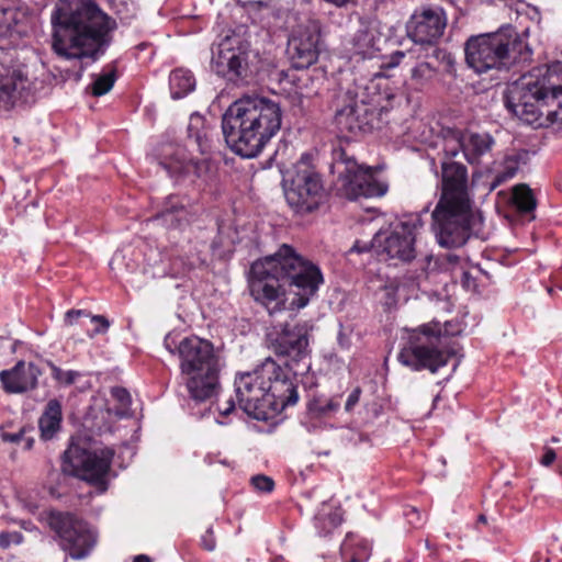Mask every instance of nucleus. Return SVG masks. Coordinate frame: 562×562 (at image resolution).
I'll use <instances>...</instances> for the list:
<instances>
[{"label": "nucleus", "instance_id": "f257e3e1", "mask_svg": "<svg viewBox=\"0 0 562 562\" xmlns=\"http://www.w3.org/2000/svg\"><path fill=\"white\" fill-rule=\"evenodd\" d=\"M250 273V294L270 315L305 307L323 283L319 268L285 244L274 255L254 262Z\"/></svg>", "mask_w": 562, "mask_h": 562}, {"label": "nucleus", "instance_id": "f03ea898", "mask_svg": "<svg viewBox=\"0 0 562 562\" xmlns=\"http://www.w3.org/2000/svg\"><path fill=\"white\" fill-rule=\"evenodd\" d=\"M53 49L66 59L95 60L112 42L116 22L93 0H59L50 15Z\"/></svg>", "mask_w": 562, "mask_h": 562}, {"label": "nucleus", "instance_id": "7ed1b4c3", "mask_svg": "<svg viewBox=\"0 0 562 562\" xmlns=\"http://www.w3.org/2000/svg\"><path fill=\"white\" fill-rule=\"evenodd\" d=\"M281 122L279 103L265 97L245 95L225 111L222 130L234 153L243 158H254L279 132Z\"/></svg>", "mask_w": 562, "mask_h": 562}, {"label": "nucleus", "instance_id": "20e7f679", "mask_svg": "<svg viewBox=\"0 0 562 562\" xmlns=\"http://www.w3.org/2000/svg\"><path fill=\"white\" fill-rule=\"evenodd\" d=\"M561 64L544 72L521 76L510 83L504 94L506 109L521 122L542 126L547 122H562V85L558 82Z\"/></svg>", "mask_w": 562, "mask_h": 562}, {"label": "nucleus", "instance_id": "39448f33", "mask_svg": "<svg viewBox=\"0 0 562 562\" xmlns=\"http://www.w3.org/2000/svg\"><path fill=\"white\" fill-rule=\"evenodd\" d=\"M441 176V195L431 214V228L441 247L456 248L465 244L471 231L468 170L460 162L443 161Z\"/></svg>", "mask_w": 562, "mask_h": 562}, {"label": "nucleus", "instance_id": "423d86ee", "mask_svg": "<svg viewBox=\"0 0 562 562\" xmlns=\"http://www.w3.org/2000/svg\"><path fill=\"white\" fill-rule=\"evenodd\" d=\"M284 364L285 369L268 357L252 371L236 374L234 385L237 402L247 415L259 419L266 405L284 408L297 403V386L293 381L296 369L289 362Z\"/></svg>", "mask_w": 562, "mask_h": 562}, {"label": "nucleus", "instance_id": "0eeeda50", "mask_svg": "<svg viewBox=\"0 0 562 562\" xmlns=\"http://www.w3.org/2000/svg\"><path fill=\"white\" fill-rule=\"evenodd\" d=\"M167 349L179 357L181 379L190 397L196 402L212 398L220 389V373L223 362L211 341L198 336L183 338L176 350L171 349L168 337Z\"/></svg>", "mask_w": 562, "mask_h": 562}, {"label": "nucleus", "instance_id": "6e6552de", "mask_svg": "<svg viewBox=\"0 0 562 562\" xmlns=\"http://www.w3.org/2000/svg\"><path fill=\"white\" fill-rule=\"evenodd\" d=\"M464 50L467 64L477 74L508 68L529 60L531 56V49L510 25L470 37Z\"/></svg>", "mask_w": 562, "mask_h": 562}, {"label": "nucleus", "instance_id": "1a4fd4ad", "mask_svg": "<svg viewBox=\"0 0 562 562\" xmlns=\"http://www.w3.org/2000/svg\"><path fill=\"white\" fill-rule=\"evenodd\" d=\"M447 326L435 322L409 330L397 355L398 362L413 371L429 370L432 373L445 367L454 355L448 345V336L452 333Z\"/></svg>", "mask_w": 562, "mask_h": 562}, {"label": "nucleus", "instance_id": "9d476101", "mask_svg": "<svg viewBox=\"0 0 562 562\" xmlns=\"http://www.w3.org/2000/svg\"><path fill=\"white\" fill-rule=\"evenodd\" d=\"M29 67L16 48L0 47V113L24 105L32 97Z\"/></svg>", "mask_w": 562, "mask_h": 562}, {"label": "nucleus", "instance_id": "9b49d317", "mask_svg": "<svg viewBox=\"0 0 562 562\" xmlns=\"http://www.w3.org/2000/svg\"><path fill=\"white\" fill-rule=\"evenodd\" d=\"M331 172L337 175L338 191L348 200L382 196L387 189L374 178L370 168L359 165L341 147L333 150Z\"/></svg>", "mask_w": 562, "mask_h": 562}, {"label": "nucleus", "instance_id": "f8f14e48", "mask_svg": "<svg viewBox=\"0 0 562 562\" xmlns=\"http://www.w3.org/2000/svg\"><path fill=\"white\" fill-rule=\"evenodd\" d=\"M252 57L255 55L250 42L245 35L233 32L223 37L212 50L211 67L227 81L244 82L251 75Z\"/></svg>", "mask_w": 562, "mask_h": 562}, {"label": "nucleus", "instance_id": "ddd939ff", "mask_svg": "<svg viewBox=\"0 0 562 562\" xmlns=\"http://www.w3.org/2000/svg\"><path fill=\"white\" fill-rule=\"evenodd\" d=\"M113 456L114 451L111 448L89 451L78 446H70L63 456V471L87 481L100 493H104L108 490L106 477Z\"/></svg>", "mask_w": 562, "mask_h": 562}, {"label": "nucleus", "instance_id": "4468645a", "mask_svg": "<svg viewBox=\"0 0 562 562\" xmlns=\"http://www.w3.org/2000/svg\"><path fill=\"white\" fill-rule=\"evenodd\" d=\"M423 226L420 214L403 215L389 233H376L372 246L380 256L408 262L416 257V241Z\"/></svg>", "mask_w": 562, "mask_h": 562}, {"label": "nucleus", "instance_id": "2eb2a0df", "mask_svg": "<svg viewBox=\"0 0 562 562\" xmlns=\"http://www.w3.org/2000/svg\"><path fill=\"white\" fill-rule=\"evenodd\" d=\"M47 524L59 539V547L74 560L87 558L97 543V532L74 514L50 512Z\"/></svg>", "mask_w": 562, "mask_h": 562}, {"label": "nucleus", "instance_id": "dca6fc26", "mask_svg": "<svg viewBox=\"0 0 562 562\" xmlns=\"http://www.w3.org/2000/svg\"><path fill=\"white\" fill-rule=\"evenodd\" d=\"M270 347L273 349L282 368L285 369V362L296 369L293 374L295 382L296 375L302 374L310 368L307 360V329L305 325L284 324L273 326L267 334Z\"/></svg>", "mask_w": 562, "mask_h": 562}, {"label": "nucleus", "instance_id": "f3484780", "mask_svg": "<svg viewBox=\"0 0 562 562\" xmlns=\"http://www.w3.org/2000/svg\"><path fill=\"white\" fill-rule=\"evenodd\" d=\"M442 52L438 48H432L431 54L428 49L423 47L411 49L408 52L396 50L389 56H384L381 59L379 68L381 72L376 76H386L385 70L397 67L403 60L406 65H411L409 69V81L415 89H423L437 75L436 66L429 60L430 57L439 58Z\"/></svg>", "mask_w": 562, "mask_h": 562}, {"label": "nucleus", "instance_id": "a211bd4d", "mask_svg": "<svg viewBox=\"0 0 562 562\" xmlns=\"http://www.w3.org/2000/svg\"><path fill=\"white\" fill-rule=\"evenodd\" d=\"M284 196L295 213L313 212L318 207L323 198V183L319 175L308 169L296 171L284 188Z\"/></svg>", "mask_w": 562, "mask_h": 562}, {"label": "nucleus", "instance_id": "6ab92c4d", "mask_svg": "<svg viewBox=\"0 0 562 562\" xmlns=\"http://www.w3.org/2000/svg\"><path fill=\"white\" fill-rule=\"evenodd\" d=\"M495 139L488 133L449 131L445 137V154L447 157H456L463 153L469 164H479L485 155L490 154Z\"/></svg>", "mask_w": 562, "mask_h": 562}, {"label": "nucleus", "instance_id": "aec40b11", "mask_svg": "<svg viewBox=\"0 0 562 562\" xmlns=\"http://www.w3.org/2000/svg\"><path fill=\"white\" fill-rule=\"evenodd\" d=\"M446 26L447 16L442 8L423 5L415 9L406 24V30L415 43L432 44L441 37Z\"/></svg>", "mask_w": 562, "mask_h": 562}, {"label": "nucleus", "instance_id": "412c9836", "mask_svg": "<svg viewBox=\"0 0 562 562\" xmlns=\"http://www.w3.org/2000/svg\"><path fill=\"white\" fill-rule=\"evenodd\" d=\"M321 29L316 21H308L296 27L289 40V53L296 69L315 64L319 55Z\"/></svg>", "mask_w": 562, "mask_h": 562}, {"label": "nucleus", "instance_id": "4be33fe9", "mask_svg": "<svg viewBox=\"0 0 562 562\" xmlns=\"http://www.w3.org/2000/svg\"><path fill=\"white\" fill-rule=\"evenodd\" d=\"M346 104L336 111L335 122L341 131L352 134L367 132L371 128L370 109L363 101L356 100L351 92H346Z\"/></svg>", "mask_w": 562, "mask_h": 562}, {"label": "nucleus", "instance_id": "5701e85b", "mask_svg": "<svg viewBox=\"0 0 562 562\" xmlns=\"http://www.w3.org/2000/svg\"><path fill=\"white\" fill-rule=\"evenodd\" d=\"M167 173L179 180L187 177H201L207 170V160L195 159L188 155L184 148H177L159 164Z\"/></svg>", "mask_w": 562, "mask_h": 562}, {"label": "nucleus", "instance_id": "b1692460", "mask_svg": "<svg viewBox=\"0 0 562 562\" xmlns=\"http://www.w3.org/2000/svg\"><path fill=\"white\" fill-rule=\"evenodd\" d=\"M41 374V370L34 363L19 361L11 370L0 372V381L7 392L23 393L36 387Z\"/></svg>", "mask_w": 562, "mask_h": 562}, {"label": "nucleus", "instance_id": "393cba45", "mask_svg": "<svg viewBox=\"0 0 562 562\" xmlns=\"http://www.w3.org/2000/svg\"><path fill=\"white\" fill-rule=\"evenodd\" d=\"M190 216L188 201L178 195H169L155 220L161 221L162 224L169 227H181L190 222Z\"/></svg>", "mask_w": 562, "mask_h": 562}, {"label": "nucleus", "instance_id": "a878e982", "mask_svg": "<svg viewBox=\"0 0 562 562\" xmlns=\"http://www.w3.org/2000/svg\"><path fill=\"white\" fill-rule=\"evenodd\" d=\"M63 422V407L57 398L47 402L38 419V428L43 440H50L60 430Z\"/></svg>", "mask_w": 562, "mask_h": 562}, {"label": "nucleus", "instance_id": "bb28decb", "mask_svg": "<svg viewBox=\"0 0 562 562\" xmlns=\"http://www.w3.org/2000/svg\"><path fill=\"white\" fill-rule=\"evenodd\" d=\"M188 138L190 145H195L198 150L205 155L212 148V134L204 124V119L200 114H192L188 124Z\"/></svg>", "mask_w": 562, "mask_h": 562}, {"label": "nucleus", "instance_id": "cd10ccee", "mask_svg": "<svg viewBox=\"0 0 562 562\" xmlns=\"http://www.w3.org/2000/svg\"><path fill=\"white\" fill-rule=\"evenodd\" d=\"M371 546L367 540L347 538L340 547L342 562H368Z\"/></svg>", "mask_w": 562, "mask_h": 562}, {"label": "nucleus", "instance_id": "c85d7f7f", "mask_svg": "<svg viewBox=\"0 0 562 562\" xmlns=\"http://www.w3.org/2000/svg\"><path fill=\"white\" fill-rule=\"evenodd\" d=\"M169 87L172 99H181L195 88V78L190 70L178 68L169 76Z\"/></svg>", "mask_w": 562, "mask_h": 562}, {"label": "nucleus", "instance_id": "c756f323", "mask_svg": "<svg viewBox=\"0 0 562 562\" xmlns=\"http://www.w3.org/2000/svg\"><path fill=\"white\" fill-rule=\"evenodd\" d=\"M512 202L521 213H528L535 210L536 199L531 189L527 184H517L513 188Z\"/></svg>", "mask_w": 562, "mask_h": 562}, {"label": "nucleus", "instance_id": "7c9ffc66", "mask_svg": "<svg viewBox=\"0 0 562 562\" xmlns=\"http://www.w3.org/2000/svg\"><path fill=\"white\" fill-rule=\"evenodd\" d=\"M116 80V69L110 67L104 69L101 74L94 77L91 83V93L94 97H101L108 93L114 86Z\"/></svg>", "mask_w": 562, "mask_h": 562}, {"label": "nucleus", "instance_id": "2f4dec72", "mask_svg": "<svg viewBox=\"0 0 562 562\" xmlns=\"http://www.w3.org/2000/svg\"><path fill=\"white\" fill-rule=\"evenodd\" d=\"M339 406L340 403L334 398L317 397L308 403L307 408L310 414L314 417H324L333 412H336Z\"/></svg>", "mask_w": 562, "mask_h": 562}, {"label": "nucleus", "instance_id": "473e14b6", "mask_svg": "<svg viewBox=\"0 0 562 562\" xmlns=\"http://www.w3.org/2000/svg\"><path fill=\"white\" fill-rule=\"evenodd\" d=\"M47 364L50 369L52 378L59 385L69 386L71 384H74L77 381V379H79L81 376V373L79 371L63 370L61 368H59L52 361H48Z\"/></svg>", "mask_w": 562, "mask_h": 562}, {"label": "nucleus", "instance_id": "72a5a7b5", "mask_svg": "<svg viewBox=\"0 0 562 562\" xmlns=\"http://www.w3.org/2000/svg\"><path fill=\"white\" fill-rule=\"evenodd\" d=\"M518 170V160L515 158H507L504 164V169L496 173L493 182L492 190L512 179Z\"/></svg>", "mask_w": 562, "mask_h": 562}, {"label": "nucleus", "instance_id": "f704fd0d", "mask_svg": "<svg viewBox=\"0 0 562 562\" xmlns=\"http://www.w3.org/2000/svg\"><path fill=\"white\" fill-rule=\"evenodd\" d=\"M15 12L3 5H0V36L5 35L13 25Z\"/></svg>", "mask_w": 562, "mask_h": 562}, {"label": "nucleus", "instance_id": "c9c22d12", "mask_svg": "<svg viewBox=\"0 0 562 562\" xmlns=\"http://www.w3.org/2000/svg\"><path fill=\"white\" fill-rule=\"evenodd\" d=\"M23 542V535L19 531H2L0 533V547L8 549Z\"/></svg>", "mask_w": 562, "mask_h": 562}, {"label": "nucleus", "instance_id": "e433bc0d", "mask_svg": "<svg viewBox=\"0 0 562 562\" xmlns=\"http://www.w3.org/2000/svg\"><path fill=\"white\" fill-rule=\"evenodd\" d=\"M252 486L263 493H270L274 488V482L270 476L258 474L251 477Z\"/></svg>", "mask_w": 562, "mask_h": 562}, {"label": "nucleus", "instance_id": "4c0bfd02", "mask_svg": "<svg viewBox=\"0 0 562 562\" xmlns=\"http://www.w3.org/2000/svg\"><path fill=\"white\" fill-rule=\"evenodd\" d=\"M111 395L114 400H116L122 408L126 409L130 407L132 398L128 391L121 386H115L111 389Z\"/></svg>", "mask_w": 562, "mask_h": 562}, {"label": "nucleus", "instance_id": "58836bf2", "mask_svg": "<svg viewBox=\"0 0 562 562\" xmlns=\"http://www.w3.org/2000/svg\"><path fill=\"white\" fill-rule=\"evenodd\" d=\"M361 389L359 386L355 387L348 395L347 400H346V403H345V411L347 413H352L355 407L359 404L360 402V396H361Z\"/></svg>", "mask_w": 562, "mask_h": 562}, {"label": "nucleus", "instance_id": "ea45409f", "mask_svg": "<svg viewBox=\"0 0 562 562\" xmlns=\"http://www.w3.org/2000/svg\"><path fill=\"white\" fill-rule=\"evenodd\" d=\"M91 321L99 324L98 327L93 330V333L90 335L91 337L97 334H103L105 333L110 327V322L108 318H105L102 315H93L90 316Z\"/></svg>", "mask_w": 562, "mask_h": 562}, {"label": "nucleus", "instance_id": "a19ab883", "mask_svg": "<svg viewBox=\"0 0 562 562\" xmlns=\"http://www.w3.org/2000/svg\"><path fill=\"white\" fill-rule=\"evenodd\" d=\"M81 316L89 317L90 314L83 310H69L65 315V323L67 325H74L75 322Z\"/></svg>", "mask_w": 562, "mask_h": 562}, {"label": "nucleus", "instance_id": "79ce46f5", "mask_svg": "<svg viewBox=\"0 0 562 562\" xmlns=\"http://www.w3.org/2000/svg\"><path fill=\"white\" fill-rule=\"evenodd\" d=\"M26 430L24 428L20 429L19 431L16 432H3L2 434V439L4 441H9V442H13V443H20L21 440L23 439L24 435H25Z\"/></svg>", "mask_w": 562, "mask_h": 562}, {"label": "nucleus", "instance_id": "37998d69", "mask_svg": "<svg viewBox=\"0 0 562 562\" xmlns=\"http://www.w3.org/2000/svg\"><path fill=\"white\" fill-rule=\"evenodd\" d=\"M202 546L207 551H213L215 548V539L213 536V531L207 529L206 532L202 536Z\"/></svg>", "mask_w": 562, "mask_h": 562}, {"label": "nucleus", "instance_id": "c03bdc74", "mask_svg": "<svg viewBox=\"0 0 562 562\" xmlns=\"http://www.w3.org/2000/svg\"><path fill=\"white\" fill-rule=\"evenodd\" d=\"M557 458L555 451L551 448H544V453L540 460V463L544 467L551 465Z\"/></svg>", "mask_w": 562, "mask_h": 562}, {"label": "nucleus", "instance_id": "a18cd8bd", "mask_svg": "<svg viewBox=\"0 0 562 562\" xmlns=\"http://www.w3.org/2000/svg\"><path fill=\"white\" fill-rule=\"evenodd\" d=\"M235 408V403L232 398L227 400L224 405L218 406V411L222 415L227 416Z\"/></svg>", "mask_w": 562, "mask_h": 562}, {"label": "nucleus", "instance_id": "49530a36", "mask_svg": "<svg viewBox=\"0 0 562 562\" xmlns=\"http://www.w3.org/2000/svg\"><path fill=\"white\" fill-rule=\"evenodd\" d=\"M338 344L344 349H348L350 346L349 339L346 337V335L341 330L338 334Z\"/></svg>", "mask_w": 562, "mask_h": 562}, {"label": "nucleus", "instance_id": "de8ad7c7", "mask_svg": "<svg viewBox=\"0 0 562 562\" xmlns=\"http://www.w3.org/2000/svg\"><path fill=\"white\" fill-rule=\"evenodd\" d=\"M20 443L23 445V449L30 450L33 447L34 439L32 437L24 436Z\"/></svg>", "mask_w": 562, "mask_h": 562}, {"label": "nucleus", "instance_id": "09e8293b", "mask_svg": "<svg viewBox=\"0 0 562 562\" xmlns=\"http://www.w3.org/2000/svg\"><path fill=\"white\" fill-rule=\"evenodd\" d=\"M134 562H151L150 559L145 554H139L134 559Z\"/></svg>", "mask_w": 562, "mask_h": 562}, {"label": "nucleus", "instance_id": "8fccbe9b", "mask_svg": "<svg viewBox=\"0 0 562 562\" xmlns=\"http://www.w3.org/2000/svg\"><path fill=\"white\" fill-rule=\"evenodd\" d=\"M442 58L447 61L449 66L453 65V58L450 54L443 53Z\"/></svg>", "mask_w": 562, "mask_h": 562}, {"label": "nucleus", "instance_id": "3c124183", "mask_svg": "<svg viewBox=\"0 0 562 562\" xmlns=\"http://www.w3.org/2000/svg\"><path fill=\"white\" fill-rule=\"evenodd\" d=\"M477 522L480 524H487V518L485 515H480L479 518H477Z\"/></svg>", "mask_w": 562, "mask_h": 562}, {"label": "nucleus", "instance_id": "603ef678", "mask_svg": "<svg viewBox=\"0 0 562 562\" xmlns=\"http://www.w3.org/2000/svg\"><path fill=\"white\" fill-rule=\"evenodd\" d=\"M557 278H558L559 282H560V288L562 290V270L558 273Z\"/></svg>", "mask_w": 562, "mask_h": 562}, {"label": "nucleus", "instance_id": "864d4df0", "mask_svg": "<svg viewBox=\"0 0 562 562\" xmlns=\"http://www.w3.org/2000/svg\"><path fill=\"white\" fill-rule=\"evenodd\" d=\"M406 515H407V516H409V515H415V516H417V517H418V513H417V510H416L415 508H412V509L409 510V513H406Z\"/></svg>", "mask_w": 562, "mask_h": 562}, {"label": "nucleus", "instance_id": "5fc2aeb1", "mask_svg": "<svg viewBox=\"0 0 562 562\" xmlns=\"http://www.w3.org/2000/svg\"><path fill=\"white\" fill-rule=\"evenodd\" d=\"M551 441H552V442H558V441H559V439H558V438H555V437H553V438L551 439Z\"/></svg>", "mask_w": 562, "mask_h": 562}, {"label": "nucleus", "instance_id": "6e6d98bb", "mask_svg": "<svg viewBox=\"0 0 562 562\" xmlns=\"http://www.w3.org/2000/svg\"><path fill=\"white\" fill-rule=\"evenodd\" d=\"M426 259L429 261L431 259V256H426Z\"/></svg>", "mask_w": 562, "mask_h": 562}]
</instances>
